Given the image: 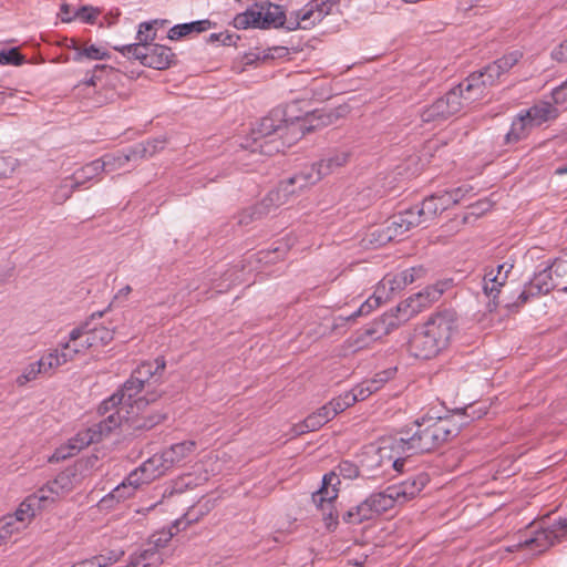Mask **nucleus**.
I'll use <instances>...</instances> for the list:
<instances>
[{
  "mask_svg": "<svg viewBox=\"0 0 567 567\" xmlns=\"http://www.w3.org/2000/svg\"><path fill=\"white\" fill-rule=\"evenodd\" d=\"M425 274L423 267H412L405 269L396 275H386L381 284L385 288L386 286L391 291L404 289L408 285L414 282L416 278L422 277Z\"/></svg>",
  "mask_w": 567,
  "mask_h": 567,
  "instance_id": "4be33fe9",
  "label": "nucleus"
},
{
  "mask_svg": "<svg viewBox=\"0 0 567 567\" xmlns=\"http://www.w3.org/2000/svg\"><path fill=\"white\" fill-rule=\"evenodd\" d=\"M83 56L91 59V60H104V59L109 58L110 54L103 48L92 44L87 48L79 50V52L74 56V60L80 61Z\"/></svg>",
  "mask_w": 567,
  "mask_h": 567,
  "instance_id": "49530a36",
  "label": "nucleus"
},
{
  "mask_svg": "<svg viewBox=\"0 0 567 567\" xmlns=\"http://www.w3.org/2000/svg\"><path fill=\"white\" fill-rule=\"evenodd\" d=\"M532 130L533 127L528 120L523 115V112H519L505 135V144H515L527 138Z\"/></svg>",
  "mask_w": 567,
  "mask_h": 567,
  "instance_id": "bb28decb",
  "label": "nucleus"
},
{
  "mask_svg": "<svg viewBox=\"0 0 567 567\" xmlns=\"http://www.w3.org/2000/svg\"><path fill=\"white\" fill-rule=\"evenodd\" d=\"M142 472L146 474V481H154L162 476L167 470L165 462L162 460L161 454H154L152 457L146 460L142 465Z\"/></svg>",
  "mask_w": 567,
  "mask_h": 567,
  "instance_id": "c9c22d12",
  "label": "nucleus"
},
{
  "mask_svg": "<svg viewBox=\"0 0 567 567\" xmlns=\"http://www.w3.org/2000/svg\"><path fill=\"white\" fill-rule=\"evenodd\" d=\"M546 293L547 292L543 290V288L540 289V287L533 279H530V281L526 284L524 289L520 291L517 300L514 303L506 301L505 307L508 309L519 308L520 306L525 305L530 298Z\"/></svg>",
  "mask_w": 567,
  "mask_h": 567,
  "instance_id": "4c0bfd02",
  "label": "nucleus"
},
{
  "mask_svg": "<svg viewBox=\"0 0 567 567\" xmlns=\"http://www.w3.org/2000/svg\"><path fill=\"white\" fill-rule=\"evenodd\" d=\"M86 327L87 322L74 328L69 333L68 341L60 342L58 348L49 350V355L53 358V362H56V369L90 350L84 340Z\"/></svg>",
  "mask_w": 567,
  "mask_h": 567,
  "instance_id": "9b49d317",
  "label": "nucleus"
},
{
  "mask_svg": "<svg viewBox=\"0 0 567 567\" xmlns=\"http://www.w3.org/2000/svg\"><path fill=\"white\" fill-rule=\"evenodd\" d=\"M157 20L151 22H142L138 27L137 31V43H142L144 47H151L152 43L156 39V29Z\"/></svg>",
  "mask_w": 567,
  "mask_h": 567,
  "instance_id": "a19ab883",
  "label": "nucleus"
},
{
  "mask_svg": "<svg viewBox=\"0 0 567 567\" xmlns=\"http://www.w3.org/2000/svg\"><path fill=\"white\" fill-rule=\"evenodd\" d=\"M522 112L533 128L558 117V110L548 101H538Z\"/></svg>",
  "mask_w": 567,
  "mask_h": 567,
  "instance_id": "6ab92c4d",
  "label": "nucleus"
},
{
  "mask_svg": "<svg viewBox=\"0 0 567 567\" xmlns=\"http://www.w3.org/2000/svg\"><path fill=\"white\" fill-rule=\"evenodd\" d=\"M553 58L558 62H567V39L553 51Z\"/></svg>",
  "mask_w": 567,
  "mask_h": 567,
  "instance_id": "69168bd1",
  "label": "nucleus"
},
{
  "mask_svg": "<svg viewBox=\"0 0 567 567\" xmlns=\"http://www.w3.org/2000/svg\"><path fill=\"white\" fill-rule=\"evenodd\" d=\"M346 112L348 106H340L336 111L316 110L307 120H286L284 111L276 109L251 128L250 136L243 147L249 148L252 153L272 156L293 145L307 132L333 124Z\"/></svg>",
  "mask_w": 567,
  "mask_h": 567,
  "instance_id": "f257e3e1",
  "label": "nucleus"
},
{
  "mask_svg": "<svg viewBox=\"0 0 567 567\" xmlns=\"http://www.w3.org/2000/svg\"><path fill=\"white\" fill-rule=\"evenodd\" d=\"M21 526L16 522L14 516H4L0 518V536L3 540L9 538L14 532H19Z\"/></svg>",
  "mask_w": 567,
  "mask_h": 567,
  "instance_id": "09e8293b",
  "label": "nucleus"
},
{
  "mask_svg": "<svg viewBox=\"0 0 567 567\" xmlns=\"http://www.w3.org/2000/svg\"><path fill=\"white\" fill-rule=\"evenodd\" d=\"M197 444L195 441H184L181 443H176L171 445L168 449L164 450L161 453L162 460L165 462L166 466L169 468L174 465L184 461L189 454H192Z\"/></svg>",
  "mask_w": 567,
  "mask_h": 567,
  "instance_id": "5701e85b",
  "label": "nucleus"
},
{
  "mask_svg": "<svg viewBox=\"0 0 567 567\" xmlns=\"http://www.w3.org/2000/svg\"><path fill=\"white\" fill-rule=\"evenodd\" d=\"M173 537V533L171 530H162L158 533H155L151 536L150 539V546L159 550L161 548H164L167 546V544L171 542Z\"/></svg>",
  "mask_w": 567,
  "mask_h": 567,
  "instance_id": "5fc2aeb1",
  "label": "nucleus"
},
{
  "mask_svg": "<svg viewBox=\"0 0 567 567\" xmlns=\"http://www.w3.org/2000/svg\"><path fill=\"white\" fill-rule=\"evenodd\" d=\"M337 3L332 0H326L321 3L317 4L316 8L311 7L315 11V22L321 21L326 16L330 14L332 12L333 7H336Z\"/></svg>",
  "mask_w": 567,
  "mask_h": 567,
  "instance_id": "4d7b16f0",
  "label": "nucleus"
},
{
  "mask_svg": "<svg viewBox=\"0 0 567 567\" xmlns=\"http://www.w3.org/2000/svg\"><path fill=\"white\" fill-rule=\"evenodd\" d=\"M90 560L92 561L94 567H107V566L112 565L111 561H109L105 554L96 555V556L90 558Z\"/></svg>",
  "mask_w": 567,
  "mask_h": 567,
  "instance_id": "774afa93",
  "label": "nucleus"
},
{
  "mask_svg": "<svg viewBox=\"0 0 567 567\" xmlns=\"http://www.w3.org/2000/svg\"><path fill=\"white\" fill-rule=\"evenodd\" d=\"M443 293V289L439 286H429L422 291L411 296L406 300L400 302L394 313L401 323L408 321L411 317L419 313L423 308L429 307L431 303L437 301Z\"/></svg>",
  "mask_w": 567,
  "mask_h": 567,
  "instance_id": "f8f14e48",
  "label": "nucleus"
},
{
  "mask_svg": "<svg viewBox=\"0 0 567 567\" xmlns=\"http://www.w3.org/2000/svg\"><path fill=\"white\" fill-rule=\"evenodd\" d=\"M56 369V362L49 353L42 355L38 361L27 365L22 373L17 378L16 383L18 386H24L28 382L33 381L39 374H47L51 370Z\"/></svg>",
  "mask_w": 567,
  "mask_h": 567,
  "instance_id": "412c9836",
  "label": "nucleus"
},
{
  "mask_svg": "<svg viewBox=\"0 0 567 567\" xmlns=\"http://www.w3.org/2000/svg\"><path fill=\"white\" fill-rule=\"evenodd\" d=\"M400 324L401 321L394 311L385 312L381 317L373 320L370 324L365 326L361 330H358L354 334L348 338L344 342V346L352 352L369 348L373 342L388 336Z\"/></svg>",
  "mask_w": 567,
  "mask_h": 567,
  "instance_id": "0eeeda50",
  "label": "nucleus"
},
{
  "mask_svg": "<svg viewBox=\"0 0 567 567\" xmlns=\"http://www.w3.org/2000/svg\"><path fill=\"white\" fill-rule=\"evenodd\" d=\"M87 326H90L87 323ZM114 338V331L104 326L90 328L86 327L84 340L89 349L109 344Z\"/></svg>",
  "mask_w": 567,
  "mask_h": 567,
  "instance_id": "c85d7f7f",
  "label": "nucleus"
},
{
  "mask_svg": "<svg viewBox=\"0 0 567 567\" xmlns=\"http://www.w3.org/2000/svg\"><path fill=\"white\" fill-rule=\"evenodd\" d=\"M322 425H324L322 419L313 412L308 415L301 423L296 424L292 429L293 435L298 436L309 431L319 430Z\"/></svg>",
  "mask_w": 567,
  "mask_h": 567,
  "instance_id": "37998d69",
  "label": "nucleus"
},
{
  "mask_svg": "<svg viewBox=\"0 0 567 567\" xmlns=\"http://www.w3.org/2000/svg\"><path fill=\"white\" fill-rule=\"evenodd\" d=\"M379 390L378 381L370 380L357 386L354 390L350 391L352 395H355L357 401H363L368 396H370L373 392Z\"/></svg>",
  "mask_w": 567,
  "mask_h": 567,
  "instance_id": "3c124183",
  "label": "nucleus"
},
{
  "mask_svg": "<svg viewBox=\"0 0 567 567\" xmlns=\"http://www.w3.org/2000/svg\"><path fill=\"white\" fill-rule=\"evenodd\" d=\"M363 241L374 247L383 246L392 241L391 231H388L385 226L371 229L363 238Z\"/></svg>",
  "mask_w": 567,
  "mask_h": 567,
  "instance_id": "79ce46f5",
  "label": "nucleus"
},
{
  "mask_svg": "<svg viewBox=\"0 0 567 567\" xmlns=\"http://www.w3.org/2000/svg\"><path fill=\"white\" fill-rule=\"evenodd\" d=\"M401 220H398V215H394L386 224L388 231H391L392 240L398 237L403 236L406 231H409V227L404 225Z\"/></svg>",
  "mask_w": 567,
  "mask_h": 567,
  "instance_id": "6e6d98bb",
  "label": "nucleus"
},
{
  "mask_svg": "<svg viewBox=\"0 0 567 567\" xmlns=\"http://www.w3.org/2000/svg\"><path fill=\"white\" fill-rule=\"evenodd\" d=\"M12 516H14L16 522L21 526V528H23L25 524L31 520V518L27 516V513H24L23 508L20 506Z\"/></svg>",
  "mask_w": 567,
  "mask_h": 567,
  "instance_id": "338daca9",
  "label": "nucleus"
},
{
  "mask_svg": "<svg viewBox=\"0 0 567 567\" xmlns=\"http://www.w3.org/2000/svg\"><path fill=\"white\" fill-rule=\"evenodd\" d=\"M373 517H375V514L369 498L364 499L355 507L350 508L342 516L344 523L352 525L361 524L362 522L372 519Z\"/></svg>",
  "mask_w": 567,
  "mask_h": 567,
  "instance_id": "7c9ffc66",
  "label": "nucleus"
},
{
  "mask_svg": "<svg viewBox=\"0 0 567 567\" xmlns=\"http://www.w3.org/2000/svg\"><path fill=\"white\" fill-rule=\"evenodd\" d=\"M99 14V11L92 7L83 6L74 14V17L81 19L84 22L93 23Z\"/></svg>",
  "mask_w": 567,
  "mask_h": 567,
  "instance_id": "bf43d9fd",
  "label": "nucleus"
},
{
  "mask_svg": "<svg viewBox=\"0 0 567 567\" xmlns=\"http://www.w3.org/2000/svg\"><path fill=\"white\" fill-rule=\"evenodd\" d=\"M532 279L547 293L559 286V282L555 280L550 274V269H547V267L535 274Z\"/></svg>",
  "mask_w": 567,
  "mask_h": 567,
  "instance_id": "c03bdc74",
  "label": "nucleus"
},
{
  "mask_svg": "<svg viewBox=\"0 0 567 567\" xmlns=\"http://www.w3.org/2000/svg\"><path fill=\"white\" fill-rule=\"evenodd\" d=\"M214 23L208 20H199L194 21L189 23H183V24H176L168 31V39L171 40H179L181 38H184L193 32L195 33H202L207 30H209Z\"/></svg>",
  "mask_w": 567,
  "mask_h": 567,
  "instance_id": "cd10ccee",
  "label": "nucleus"
},
{
  "mask_svg": "<svg viewBox=\"0 0 567 567\" xmlns=\"http://www.w3.org/2000/svg\"><path fill=\"white\" fill-rule=\"evenodd\" d=\"M457 193L445 194V192H441L433 194L422 202L421 212L425 213V217L429 218V220L433 219L439 214L457 204Z\"/></svg>",
  "mask_w": 567,
  "mask_h": 567,
  "instance_id": "a211bd4d",
  "label": "nucleus"
},
{
  "mask_svg": "<svg viewBox=\"0 0 567 567\" xmlns=\"http://www.w3.org/2000/svg\"><path fill=\"white\" fill-rule=\"evenodd\" d=\"M522 58V53L519 51H514L508 54L503 55L501 59L491 63V71L494 74L498 73L499 75L509 71Z\"/></svg>",
  "mask_w": 567,
  "mask_h": 567,
  "instance_id": "ea45409f",
  "label": "nucleus"
},
{
  "mask_svg": "<svg viewBox=\"0 0 567 567\" xmlns=\"http://www.w3.org/2000/svg\"><path fill=\"white\" fill-rule=\"evenodd\" d=\"M20 507L23 508L27 516L32 519L38 512L50 507V504L48 503V496H43L40 489H38L35 493L29 495L20 504Z\"/></svg>",
  "mask_w": 567,
  "mask_h": 567,
  "instance_id": "72a5a7b5",
  "label": "nucleus"
},
{
  "mask_svg": "<svg viewBox=\"0 0 567 567\" xmlns=\"http://www.w3.org/2000/svg\"><path fill=\"white\" fill-rule=\"evenodd\" d=\"M120 426V421L115 417L112 412L100 423L93 424L92 426L78 432V434L70 440L69 449L71 450L68 454L62 453V449L56 450L53 454L55 460L65 458L74 455L82 449L101 442L104 437H107L113 430Z\"/></svg>",
  "mask_w": 567,
  "mask_h": 567,
  "instance_id": "1a4fd4ad",
  "label": "nucleus"
},
{
  "mask_svg": "<svg viewBox=\"0 0 567 567\" xmlns=\"http://www.w3.org/2000/svg\"><path fill=\"white\" fill-rule=\"evenodd\" d=\"M381 305V297H377V296H371L370 298H368L361 306L360 308L353 312L352 315H350L347 319H355L358 317H361V316H367L369 315L373 309L378 308L379 306Z\"/></svg>",
  "mask_w": 567,
  "mask_h": 567,
  "instance_id": "864d4df0",
  "label": "nucleus"
},
{
  "mask_svg": "<svg viewBox=\"0 0 567 567\" xmlns=\"http://www.w3.org/2000/svg\"><path fill=\"white\" fill-rule=\"evenodd\" d=\"M415 430L409 437L398 441L403 453H430L456 436L458 426L451 419H422L415 421Z\"/></svg>",
  "mask_w": 567,
  "mask_h": 567,
  "instance_id": "20e7f679",
  "label": "nucleus"
},
{
  "mask_svg": "<svg viewBox=\"0 0 567 567\" xmlns=\"http://www.w3.org/2000/svg\"><path fill=\"white\" fill-rule=\"evenodd\" d=\"M368 498L375 516L391 509L398 504L394 493L391 492V487H388L384 492L373 493Z\"/></svg>",
  "mask_w": 567,
  "mask_h": 567,
  "instance_id": "2f4dec72",
  "label": "nucleus"
},
{
  "mask_svg": "<svg viewBox=\"0 0 567 567\" xmlns=\"http://www.w3.org/2000/svg\"><path fill=\"white\" fill-rule=\"evenodd\" d=\"M262 9L264 6L256 3L252 8L247 9L245 12L238 13L234 18V27L236 29H260Z\"/></svg>",
  "mask_w": 567,
  "mask_h": 567,
  "instance_id": "c756f323",
  "label": "nucleus"
},
{
  "mask_svg": "<svg viewBox=\"0 0 567 567\" xmlns=\"http://www.w3.org/2000/svg\"><path fill=\"white\" fill-rule=\"evenodd\" d=\"M336 410H333V406L331 405V402L327 403L326 405L319 408L316 413L322 419L323 423L326 424L330 420H332L337 414L334 413Z\"/></svg>",
  "mask_w": 567,
  "mask_h": 567,
  "instance_id": "0e129e2a",
  "label": "nucleus"
},
{
  "mask_svg": "<svg viewBox=\"0 0 567 567\" xmlns=\"http://www.w3.org/2000/svg\"><path fill=\"white\" fill-rule=\"evenodd\" d=\"M551 99L556 105L567 104V81L553 90Z\"/></svg>",
  "mask_w": 567,
  "mask_h": 567,
  "instance_id": "052dcab7",
  "label": "nucleus"
},
{
  "mask_svg": "<svg viewBox=\"0 0 567 567\" xmlns=\"http://www.w3.org/2000/svg\"><path fill=\"white\" fill-rule=\"evenodd\" d=\"M114 49L130 59L138 60L144 66L155 70L168 69L175 63L176 58L171 48L162 44L144 47L142 43H131L114 47Z\"/></svg>",
  "mask_w": 567,
  "mask_h": 567,
  "instance_id": "6e6552de",
  "label": "nucleus"
},
{
  "mask_svg": "<svg viewBox=\"0 0 567 567\" xmlns=\"http://www.w3.org/2000/svg\"><path fill=\"white\" fill-rule=\"evenodd\" d=\"M164 563V557L159 550L148 547L131 556L130 564L126 567H159Z\"/></svg>",
  "mask_w": 567,
  "mask_h": 567,
  "instance_id": "a878e982",
  "label": "nucleus"
},
{
  "mask_svg": "<svg viewBox=\"0 0 567 567\" xmlns=\"http://www.w3.org/2000/svg\"><path fill=\"white\" fill-rule=\"evenodd\" d=\"M259 205L256 204L250 206L238 214V224L247 226L250 223L264 218L266 215L261 209H258Z\"/></svg>",
  "mask_w": 567,
  "mask_h": 567,
  "instance_id": "a18cd8bd",
  "label": "nucleus"
},
{
  "mask_svg": "<svg viewBox=\"0 0 567 567\" xmlns=\"http://www.w3.org/2000/svg\"><path fill=\"white\" fill-rule=\"evenodd\" d=\"M159 145H162V143L157 141L141 143L127 151L120 152L117 155H105L102 159L92 161L81 169L76 171L71 177L63 181L60 192L64 189H66V192L61 194L60 199L62 202L66 200L74 190L84 185L85 182L99 176L103 171L111 172L122 168L131 161L153 156L157 152ZM163 146H161V148Z\"/></svg>",
  "mask_w": 567,
  "mask_h": 567,
  "instance_id": "f03ea898",
  "label": "nucleus"
},
{
  "mask_svg": "<svg viewBox=\"0 0 567 567\" xmlns=\"http://www.w3.org/2000/svg\"><path fill=\"white\" fill-rule=\"evenodd\" d=\"M306 179L307 177L298 173L286 181H281L276 188L268 192L261 202L257 203L259 205L258 209H261L267 216L276 208L287 204L289 197L296 193L295 185L298 186V189L308 186Z\"/></svg>",
  "mask_w": 567,
  "mask_h": 567,
  "instance_id": "9d476101",
  "label": "nucleus"
},
{
  "mask_svg": "<svg viewBox=\"0 0 567 567\" xmlns=\"http://www.w3.org/2000/svg\"><path fill=\"white\" fill-rule=\"evenodd\" d=\"M146 474L142 472V466L132 471L124 482L121 485L116 486L110 494L111 498H116L117 501L124 499L131 495V491L136 489L138 486L143 484H148L151 481H146Z\"/></svg>",
  "mask_w": 567,
  "mask_h": 567,
  "instance_id": "b1692460",
  "label": "nucleus"
},
{
  "mask_svg": "<svg viewBox=\"0 0 567 567\" xmlns=\"http://www.w3.org/2000/svg\"><path fill=\"white\" fill-rule=\"evenodd\" d=\"M398 220L405 223L404 225L409 227V229L416 227L419 225L424 224L429 220L425 217V213L421 212V206L411 207L400 214H398Z\"/></svg>",
  "mask_w": 567,
  "mask_h": 567,
  "instance_id": "58836bf2",
  "label": "nucleus"
},
{
  "mask_svg": "<svg viewBox=\"0 0 567 567\" xmlns=\"http://www.w3.org/2000/svg\"><path fill=\"white\" fill-rule=\"evenodd\" d=\"M338 468L339 475L343 476L344 478L352 480L359 475V468L349 461L341 462Z\"/></svg>",
  "mask_w": 567,
  "mask_h": 567,
  "instance_id": "13d9d810",
  "label": "nucleus"
},
{
  "mask_svg": "<svg viewBox=\"0 0 567 567\" xmlns=\"http://www.w3.org/2000/svg\"><path fill=\"white\" fill-rule=\"evenodd\" d=\"M331 405L333 406V410L336 414H339L347 410L348 408L352 406L357 402L355 395H352L351 392H346L338 398L332 399Z\"/></svg>",
  "mask_w": 567,
  "mask_h": 567,
  "instance_id": "8fccbe9b",
  "label": "nucleus"
},
{
  "mask_svg": "<svg viewBox=\"0 0 567 567\" xmlns=\"http://www.w3.org/2000/svg\"><path fill=\"white\" fill-rule=\"evenodd\" d=\"M550 269V274L554 277H561L567 274V261L556 259L551 265L547 266Z\"/></svg>",
  "mask_w": 567,
  "mask_h": 567,
  "instance_id": "e2e57ef3",
  "label": "nucleus"
},
{
  "mask_svg": "<svg viewBox=\"0 0 567 567\" xmlns=\"http://www.w3.org/2000/svg\"><path fill=\"white\" fill-rule=\"evenodd\" d=\"M24 56L19 52L17 48L0 51V63L21 65L24 62Z\"/></svg>",
  "mask_w": 567,
  "mask_h": 567,
  "instance_id": "603ef678",
  "label": "nucleus"
},
{
  "mask_svg": "<svg viewBox=\"0 0 567 567\" xmlns=\"http://www.w3.org/2000/svg\"><path fill=\"white\" fill-rule=\"evenodd\" d=\"M478 78H473L472 75L467 76L463 82L458 85L452 87L453 91H462L461 99V107L464 109L470 106L471 104L481 101L486 96V91L484 90V83L477 81Z\"/></svg>",
  "mask_w": 567,
  "mask_h": 567,
  "instance_id": "aec40b11",
  "label": "nucleus"
},
{
  "mask_svg": "<svg viewBox=\"0 0 567 567\" xmlns=\"http://www.w3.org/2000/svg\"><path fill=\"white\" fill-rule=\"evenodd\" d=\"M492 275H493V270L487 272L483 279L484 280V285H483L484 293L487 297L492 298L491 301L487 303L489 311L495 310L497 308V306L499 305L501 301L497 300V298L501 293V288L504 286V285H502L501 280H497L496 277H492Z\"/></svg>",
  "mask_w": 567,
  "mask_h": 567,
  "instance_id": "f704fd0d",
  "label": "nucleus"
},
{
  "mask_svg": "<svg viewBox=\"0 0 567 567\" xmlns=\"http://www.w3.org/2000/svg\"><path fill=\"white\" fill-rule=\"evenodd\" d=\"M492 65H486L483 70L478 72H474L471 75L473 78H478V82L484 83V90L487 92V89L495 85L501 75L498 73L494 74V72L491 71Z\"/></svg>",
  "mask_w": 567,
  "mask_h": 567,
  "instance_id": "de8ad7c7",
  "label": "nucleus"
},
{
  "mask_svg": "<svg viewBox=\"0 0 567 567\" xmlns=\"http://www.w3.org/2000/svg\"><path fill=\"white\" fill-rule=\"evenodd\" d=\"M261 13L260 29L280 28L286 23V13L281 6L267 2Z\"/></svg>",
  "mask_w": 567,
  "mask_h": 567,
  "instance_id": "393cba45",
  "label": "nucleus"
},
{
  "mask_svg": "<svg viewBox=\"0 0 567 567\" xmlns=\"http://www.w3.org/2000/svg\"><path fill=\"white\" fill-rule=\"evenodd\" d=\"M462 91L452 89L442 97L434 101L421 112V118L425 123L442 122L462 110Z\"/></svg>",
  "mask_w": 567,
  "mask_h": 567,
  "instance_id": "ddd939ff",
  "label": "nucleus"
},
{
  "mask_svg": "<svg viewBox=\"0 0 567 567\" xmlns=\"http://www.w3.org/2000/svg\"><path fill=\"white\" fill-rule=\"evenodd\" d=\"M76 476V470L68 467L59 473L53 481L39 488L43 496H48L50 506L74 488Z\"/></svg>",
  "mask_w": 567,
  "mask_h": 567,
  "instance_id": "dca6fc26",
  "label": "nucleus"
},
{
  "mask_svg": "<svg viewBox=\"0 0 567 567\" xmlns=\"http://www.w3.org/2000/svg\"><path fill=\"white\" fill-rule=\"evenodd\" d=\"M350 157L351 153L349 151L338 150L321 161L313 163L311 166L306 167L300 173L307 177L306 181L308 186L313 185L318 183L322 177L344 166L349 162Z\"/></svg>",
  "mask_w": 567,
  "mask_h": 567,
  "instance_id": "4468645a",
  "label": "nucleus"
},
{
  "mask_svg": "<svg viewBox=\"0 0 567 567\" xmlns=\"http://www.w3.org/2000/svg\"><path fill=\"white\" fill-rule=\"evenodd\" d=\"M235 39H239L238 35H234V34H229L227 32H219V33H212L209 35V39L208 41L209 42H221L224 45H233V44H236V40Z\"/></svg>",
  "mask_w": 567,
  "mask_h": 567,
  "instance_id": "680f3d73",
  "label": "nucleus"
},
{
  "mask_svg": "<svg viewBox=\"0 0 567 567\" xmlns=\"http://www.w3.org/2000/svg\"><path fill=\"white\" fill-rule=\"evenodd\" d=\"M161 393L148 392L145 396L118 403L110 412L115 414V417L120 421V426L125 425L133 431L151 430L164 420V415L159 413H146L147 405L155 402Z\"/></svg>",
  "mask_w": 567,
  "mask_h": 567,
  "instance_id": "423d86ee",
  "label": "nucleus"
},
{
  "mask_svg": "<svg viewBox=\"0 0 567 567\" xmlns=\"http://www.w3.org/2000/svg\"><path fill=\"white\" fill-rule=\"evenodd\" d=\"M399 440H393L391 444H384L375 451L378 457L377 465L381 468H386L390 464L398 462L396 454H404L402 447L398 445Z\"/></svg>",
  "mask_w": 567,
  "mask_h": 567,
  "instance_id": "473e14b6",
  "label": "nucleus"
},
{
  "mask_svg": "<svg viewBox=\"0 0 567 567\" xmlns=\"http://www.w3.org/2000/svg\"><path fill=\"white\" fill-rule=\"evenodd\" d=\"M313 14L315 11L312 8L297 11L295 17L291 14L288 20L286 19L284 27L289 31L297 30L299 28L309 29L310 27L315 25V20H311Z\"/></svg>",
  "mask_w": 567,
  "mask_h": 567,
  "instance_id": "e433bc0d",
  "label": "nucleus"
},
{
  "mask_svg": "<svg viewBox=\"0 0 567 567\" xmlns=\"http://www.w3.org/2000/svg\"><path fill=\"white\" fill-rule=\"evenodd\" d=\"M166 368L164 357H157L153 361L142 362L131 374V378L123 384V386L112 394L109 399L104 400L100 408V414L109 413L113 408L117 406L123 401H133L140 394L145 385H148L152 380L157 382Z\"/></svg>",
  "mask_w": 567,
  "mask_h": 567,
  "instance_id": "39448f33",
  "label": "nucleus"
},
{
  "mask_svg": "<svg viewBox=\"0 0 567 567\" xmlns=\"http://www.w3.org/2000/svg\"><path fill=\"white\" fill-rule=\"evenodd\" d=\"M429 474L425 472H421L416 475L406 478L399 485H393L390 487L391 492L394 493V497L396 498L398 504H404L405 502L417 496L420 492L429 483Z\"/></svg>",
  "mask_w": 567,
  "mask_h": 567,
  "instance_id": "f3484780",
  "label": "nucleus"
},
{
  "mask_svg": "<svg viewBox=\"0 0 567 567\" xmlns=\"http://www.w3.org/2000/svg\"><path fill=\"white\" fill-rule=\"evenodd\" d=\"M456 317L451 310L440 311L419 329L409 341L408 350L417 359L429 360L437 355L450 342Z\"/></svg>",
  "mask_w": 567,
  "mask_h": 567,
  "instance_id": "7ed1b4c3",
  "label": "nucleus"
},
{
  "mask_svg": "<svg viewBox=\"0 0 567 567\" xmlns=\"http://www.w3.org/2000/svg\"><path fill=\"white\" fill-rule=\"evenodd\" d=\"M334 482L339 483L336 473L326 474L321 488L312 494V501L322 511L326 520L330 519L337 524L338 516L333 514V501L338 497V489Z\"/></svg>",
  "mask_w": 567,
  "mask_h": 567,
  "instance_id": "2eb2a0df",
  "label": "nucleus"
}]
</instances>
